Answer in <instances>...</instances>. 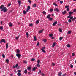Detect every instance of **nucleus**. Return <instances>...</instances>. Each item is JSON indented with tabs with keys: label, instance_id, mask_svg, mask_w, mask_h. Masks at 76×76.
<instances>
[{
	"label": "nucleus",
	"instance_id": "1",
	"mask_svg": "<svg viewBox=\"0 0 76 76\" xmlns=\"http://www.w3.org/2000/svg\"><path fill=\"white\" fill-rule=\"evenodd\" d=\"M0 9H2L1 11L3 12V13L6 12L7 10L6 9V7H4V6L3 5H1L0 6Z\"/></svg>",
	"mask_w": 76,
	"mask_h": 76
},
{
	"label": "nucleus",
	"instance_id": "2",
	"mask_svg": "<svg viewBox=\"0 0 76 76\" xmlns=\"http://www.w3.org/2000/svg\"><path fill=\"white\" fill-rule=\"evenodd\" d=\"M70 19H71L72 20V21H75V20H76V17H74L73 18V16H72L71 17V18H70Z\"/></svg>",
	"mask_w": 76,
	"mask_h": 76
},
{
	"label": "nucleus",
	"instance_id": "3",
	"mask_svg": "<svg viewBox=\"0 0 76 76\" xmlns=\"http://www.w3.org/2000/svg\"><path fill=\"white\" fill-rule=\"evenodd\" d=\"M16 56L18 58H20L21 57V54H19V53H18L16 54Z\"/></svg>",
	"mask_w": 76,
	"mask_h": 76
},
{
	"label": "nucleus",
	"instance_id": "4",
	"mask_svg": "<svg viewBox=\"0 0 76 76\" xmlns=\"http://www.w3.org/2000/svg\"><path fill=\"white\" fill-rule=\"evenodd\" d=\"M2 42H4V43H6V41L4 39H1V41H0V43H1Z\"/></svg>",
	"mask_w": 76,
	"mask_h": 76
},
{
	"label": "nucleus",
	"instance_id": "5",
	"mask_svg": "<svg viewBox=\"0 0 76 76\" xmlns=\"http://www.w3.org/2000/svg\"><path fill=\"white\" fill-rule=\"evenodd\" d=\"M9 26H10V27H12V26H13V25L12 24V22H10L8 23Z\"/></svg>",
	"mask_w": 76,
	"mask_h": 76
},
{
	"label": "nucleus",
	"instance_id": "6",
	"mask_svg": "<svg viewBox=\"0 0 76 76\" xmlns=\"http://www.w3.org/2000/svg\"><path fill=\"white\" fill-rule=\"evenodd\" d=\"M30 9H31V7H30V6H28V7L27 9L26 10V12H28V11Z\"/></svg>",
	"mask_w": 76,
	"mask_h": 76
},
{
	"label": "nucleus",
	"instance_id": "7",
	"mask_svg": "<svg viewBox=\"0 0 76 76\" xmlns=\"http://www.w3.org/2000/svg\"><path fill=\"white\" fill-rule=\"evenodd\" d=\"M54 11H56L57 12H59V10L58 8H56L54 9Z\"/></svg>",
	"mask_w": 76,
	"mask_h": 76
},
{
	"label": "nucleus",
	"instance_id": "8",
	"mask_svg": "<svg viewBox=\"0 0 76 76\" xmlns=\"http://www.w3.org/2000/svg\"><path fill=\"white\" fill-rule=\"evenodd\" d=\"M57 21H56V22H54L53 24V26H55V25H56V24H57Z\"/></svg>",
	"mask_w": 76,
	"mask_h": 76
},
{
	"label": "nucleus",
	"instance_id": "9",
	"mask_svg": "<svg viewBox=\"0 0 76 76\" xmlns=\"http://www.w3.org/2000/svg\"><path fill=\"white\" fill-rule=\"evenodd\" d=\"M50 16H51V15L50 14H48V16H47V17H46V18L47 19H49V18H50Z\"/></svg>",
	"mask_w": 76,
	"mask_h": 76
},
{
	"label": "nucleus",
	"instance_id": "10",
	"mask_svg": "<svg viewBox=\"0 0 76 76\" xmlns=\"http://www.w3.org/2000/svg\"><path fill=\"white\" fill-rule=\"evenodd\" d=\"M43 31H44V29H43L42 30L39 31V34H41V33H42V32H43Z\"/></svg>",
	"mask_w": 76,
	"mask_h": 76
},
{
	"label": "nucleus",
	"instance_id": "11",
	"mask_svg": "<svg viewBox=\"0 0 76 76\" xmlns=\"http://www.w3.org/2000/svg\"><path fill=\"white\" fill-rule=\"evenodd\" d=\"M62 13L63 15H65L66 13V10L64 11V12H62Z\"/></svg>",
	"mask_w": 76,
	"mask_h": 76
},
{
	"label": "nucleus",
	"instance_id": "12",
	"mask_svg": "<svg viewBox=\"0 0 76 76\" xmlns=\"http://www.w3.org/2000/svg\"><path fill=\"white\" fill-rule=\"evenodd\" d=\"M56 43L54 42L52 45V47H54V46H56Z\"/></svg>",
	"mask_w": 76,
	"mask_h": 76
},
{
	"label": "nucleus",
	"instance_id": "13",
	"mask_svg": "<svg viewBox=\"0 0 76 76\" xmlns=\"http://www.w3.org/2000/svg\"><path fill=\"white\" fill-rule=\"evenodd\" d=\"M19 53H20V50L19 49H17V53L19 54Z\"/></svg>",
	"mask_w": 76,
	"mask_h": 76
},
{
	"label": "nucleus",
	"instance_id": "14",
	"mask_svg": "<svg viewBox=\"0 0 76 76\" xmlns=\"http://www.w3.org/2000/svg\"><path fill=\"white\" fill-rule=\"evenodd\" d=\"M17 75L18 76H20L22 75V74L18 72L17 73Z\"/></svg>",
	"mask_w": 76,
	"mask_h": 76
},
{
	"label": "nucleus",
	"instance_id": "15",
	"mask_svg": "<svg viewBox=\"0 0 76 76\" xmlns=\"http://www.w3.org/2000/svg\"><path fill=\"white\" fill-rule=\"evenodd\" d=\"M9 48V45H8V43H7L6 44V49H7Z\"/></svg>",
	"mask_w": 76,
	"mask_h": 76
},
{
	"label": "nucleus",
	"instance_id": "16",
	"mask_svg": "<svg viewBox=\"0 0 76 76\" xmlns=\"http://www.w3.org/2000/svg\"><path fill=\"white\" fill-rule=\"evenodd\" d=\"M27 70H29V71L31 70V67H28L27 68Z\"/></svg>",
	"mask_w": 76,
	"mask_h": 76
},
{
	"label": "nucleus",
	"instance_id": "17",
	"mask_svg": "<svg viewBox=\"0 0 76 76\" xmlns=\"http://www.w3.org/2000/svg\"><path fill=\"white\" fill-rule=\"evenodd\" d=\"M66 46L68 48H70V45L69 44H67L66 45Z\"/></svg>",
	"mask_w": 76,
	"mask_h": 76
},
{
	"label": "nucleus",
	"instance_id": "18",
	"mask_svg": "<svg viewBox=\"0 0 76 76\" xmlns=\"http://www.w3.org/2000/svg\"><path fill=\"white\" fill-rule=\"evenodd\" d=\"M26 34L27 35V38H28V37H29V33H28V32H26Z\"/></svg>",
	"mask_w": 76,
	"mask_h": 76
},
{
	"label": "nucleus",
	"instance_id": "19",
	"mask_svg": "<svg viewBox=\"0 0 76 76\" xmlns=\"http://www.w3.org/2000/svg\"><path fill=\"white\" fill-rule=\"evenodd\" d=\"M72 15L69 14V15L67 16V18H70H70H71V16H72Z\"/></svg>",
	"mask_w": 76,
	"mask_h": 76
},
{
	"label": "nucleus",
	"instance_id": "20",
	"mask_svg": "<svg viewBox=\"0 0 76 76\" xmlns=\"http://www.w3.org/2000/svg\"><path fill=\"white\" fill-rule=\"evenodd\" d=\"M37 69V67H34L33 68V71H35V69Z\"/></svg>",
	"mask_w": 76,
	"mask_h": 76
},
{
	"label": "nucleus",
	"instance_id": "21",
	"mask_svg": "<svg viewBox=\"0 0 76 76\" xmlns=\"http://www.w3.org/2000/svg\"><path fill=\"white\" fill-rule=\"evenodd\" d=\"M5 62H7V63H9V59H6L5 60Z\"/></svg>",
	"mask_w": 76,
	"mask_h": 76
},
{
	"label": "nucleus",
	"instance_id": "22",
	"mask_svg": "<svg viewBox=\"0 0 76 76\" xmlns=\"http://www.w3.org/2000/svg\"><path fill=\"white\" fill-rule=\"evenodd\" d=\"M73 14V12L70 11L69 12V15H72Z\"/></svg>",
	"mask_w": 76,
	"mask_h": 76
},
{
	"label": "nucleus",
	"instance_id": "23",
	"mask_svg": "<svg viewBox=\"0 0 76 76\" xmlns=\"http://www.w3.org/2000/svg\"><path fill=\"white\" fill-rule=\"evenodd\" d=\"M59 31L60 32H62V29L60 28L59 29Z\"/></svg>",
	"mask_w": 76,
	"mask_h": 76
},
{
	"label": "nucleus",
	"instance_id": "24",
	"mask_svg": "<svg viewBox=\"0 0 76 76\" xmlns=\"http://www.w3.org/2000/svg\"><path fill=\"white\" fill-rule=\"evenodd\" d=\"M0 29H1V30H3V27L1 26L0 27Z\"/></svg>",
	"mask_w": 76,
	"mask_h": 76
},
{
	"label": "nucleus",
	"instance_id": "25",
	"mask_svg": "<svg viewBox=\"0 0 76 76\" xmlns=\"http://www.w3.org/2000/svg\"><path fill=\"white\" fill-rule=\"evenodd\" d=\"M39 23V20H37L36 22V24H38Z\"/></svg>",
	"mask_w": 76,
	"mask_h": 76
},
{
	"label": "nucleus",
	"instance_id": "26",
	"mask_svg": "<svg viewBox=\"0 0 76 76\" xmlns=\"http://www.w3.org/2000/svg\"><path fill=\"white\" fill-rule=\"evenodd\" d=\"M28 72V70H27V69H25L24 71V73H27V72Z\"/></svg>",
	"mask_w": 76,
	"mask_h": 76
},
{
	"label": "nucleus",
	"instance_id": "27",
	"mask_svg": "<svg viewBox=\"0 0 76 76\" xmlns=\"http://www.w3.org/2000/svg\"><path fill=\"white\" fill-rule=\"evenodd\" d=\"M34 39L35 41H37V37L35 36H34Z\"/></svg>",
	"mask_w": 76,
	"mask_h": 76
},
{
	"label": "nucleus",
	"instance_id": "28",
	"mask_svg": "<svg viewBox=\"0 0 76 76\" xmlns=\"http://www.w3.org/2000/svg\"><path fill=\"white\" fill-rule=\"evenodd\" d=\"M49 20H50V21H51L53 20V18H50L49 19Z\"/></svg>",
	"mask_w": 76,
	"mask_h": 76
},
{
	"label": "nucleus",
	"instance_id": "29",
	"mask_svg": "<svg viewBox=\"0 0 76 76\" xmlns=\"http://www.w3.org/2000/svg\"><path fill=\"white\" fill-rule=\"evenodd\" d=\"M19 37H20V36H18V37H17L15 38V39H17V40H18V39H19Z\"/></svg>",
	"mask_w": 76,
	"mask_h": 76
},
{
	"label": "nucleus",
	"instance_id": "30",
	"mask_svg": "<svg viewBox=\"0 0 76 76\" xmlns=\"http://www.w3.org/2000/svg\"><path fill=\"white\" fill-rule=\"evenodd\" d=\"M62 75V73L60 72L58 74V76H61V75Z\"/></svg>",
	"mask_w": 76,
	"mask_h": 76
},
{
	"label": "nucleus",
	"instance_id": "31",
	"mask_svg": "<svg viewBox=\"0 0 76 76\" xmlns=\"http://www.w3.org/2000/svg\"><path fill=\"white\" fill-rule=\"evenodd\" d=\"M42 13L44 15H46V12L45 11H43L42 12Z\"/></svg>",
	"mask_w": 76,
	"mask_h": 76
},
{
	"label": "nucleus",
	"instance_id": "32",
	"mask_svg": "<svg viewBox=\"0 0 76 76\" xmlns=\"http://www.w3.org/2000/svg\"><path fill=\"white\" fill-rule=\"evenodd\" d=\"M37 6V5L36 4H34V5H33V7H36Z\"/></svg>",
	"mask_w": 76,
	"mask_h": 76
},
{
	"label": "nucleus",
	"instance_id": "33",
	"mask_svg": "<svg viewBox=\"0 0 76 76\" xmlns=\"http://www.w3.org/2000/svg\"><path fill=\"white\" fill-rule=\"evenodd\" d=\"M63 39V37H60L59 38V40H60V41H61Z\"/></svg>",
	"mask_w": 76,
	"mask_h": 76
},
{
	"label": "nucleus",
	"instance_id": "34",
	"mask_svg": "<svg viewBox=\"0 0 76 76\" xmlns=\"http://www.w3.org/2000/svg\"><path fill=\"white\" fill-rule=\"evenodd\" d=\"M18 65H19V64L18 63H17L16 64V65L15 66V67L16 68L18 67Z\"/></svg>",
	"mask_w": 76,
	"mask_h": 76
},
{
	"label": "nucleus",
	"instance_id": "35",
	"mask_svg": "<svg viewBox=\"0 0 76 76\" xmlns=\"http://www.w3.org/2000/svg\"><path fill=\"white\" fill-rule=\"evenodd\" d=\"M41 50H42V52H43V53H45V51L44 50H43V49H41Z\"/></svg>",
	"mask_w": 76,
	"mask_h": 76
},
{
	"label": "nucleus",
	"instance_id": "36",
	"mask_svg": "<svg viewBox=\"0 0 76 76\" xmlns=\"http://www.w3.org/2000/svg\"><path fill=\"white\" fill-rule=\"evenodd\" d=\"M37 46H39V42H38L37 44L36 45Z\"/></svg>",
	"mask_w": 76,
	"mask_h": 76
},
{
	"label": "nucleus",
	"instance_id": "37",
	"mask_svg": "<svg viewBox=\"0 0 76 76\" xmlns=\"http://www.w3.org/2000/svg\"><path fill=\"white\" fill-rule=\"evenodd\" d=\"M37 67H39V66H40V65H39V64H37Z\"/></svg>",
	"mask_w": 76,
	"mask_h": 76
},
{
	"label": "nucleus",
	"instance_id": "38",
	"mask_svg": "<svg viewBox=\"0 0 76 76\" xmlns=\"http://www.w3.org/2000/svg\"><path fill=\"white\" fill-rule=\"evenodd\" d=\"M69 5H68V6H65V8H68L69 7Z\"/></svg>",
	"mask_w": 76,
	"mask_h": 76
},
{
	"label": "nucleus",
	"instance_id": "39",
	"mask_svg": "<svg viewBox=\"0 0 76 76\" xmlns=\"http://www.w3.org/2000/svg\"><path fill=\"white\" fill-rule=\"evenodd\" d=\"M68 22H69V23H70L71 22H72V20H70V19H69V20H68Z\"/></svg>",
	"mask_w": 76,
	"mask_h": 76
},
{
	"label": "nucleus",
	"instance_id": "40",
	"mask_svg": "<svg viewBox=\"0 0 76 76\" xmlns=\"http://www.w3.org/2000/svg\"><path fill=\"white\" fill-rule=\"evenodd\" d=\"M53 5H54L56 6H57V4H56L55 3H53Z\"/></svg>",
	"mask_w": 76,
	"mask_h": 76
},
{
	"label": "nucleus",
	"instance_id": "41",
	"mask_svg": "<svg viewBox=\"0 0 76 76\" xmlns=\"http://www.w3.org/2000/svg\"><path fill=\"white\" fill-rule=\"evenodd\" d=\"M66 10V11L69 12V11H70V10L69 9V8H67Z\"/></svg>",
	"mask_w": 76,
	"mask_h": 76
},
{
	"label": "nucleus",
	"instance_id": "42",
	"mask_svg": "<svg viewBox=\"0 0 76 76\" xmlns=\"http://www.w3.org/2000/svg\"><path fill=\"white\" fill-rule=\"evenodd\" d=\"M18 3H21V1H20L18 0Z\"/></svg>",
	"mask_w": 76,
	"mask_h": 76
},
{
	"label": "nucleus",
	"instance_id": "43",
	"mask_svg": "<svg viewBox=\"0 0 76 76\" xmlns=\"http://www.w3.org/2000/svg\"><path fill=\"white\" fill-rule=\"evenodd\" d=\"M33 25V24L32 23L30 24L29 25V26H32Z\"/></svg>",
	"mask_w": 76,
	"mask_h": 76
},
{
	"label": "nucleus",
	"instance_id": "44",
	"mask_svg": "<svg viewBox=\"0 0 76 76\" xmlns=\"http://www.w3.org/2000/svg\"><path fill=\"white\" fill-rule=\"evenodd\" d=\"M23 14H24V15L26 14V11L25 10L23 11Z\"/></svg>",
	"mask_w": 76,
	"mask_h": 76
},
{
	"label": "nucleus",
	"instance_id": "45",
	"mask_svg": "<svg viewBox=\"0 0 76 76\" xmlns=\"http://www.w3.org/2000/svg\"><path fill=\"white\" fill-rule=\"evenodd\" d=\"M49 36L50 37H53V35L52 34H49Z\"/></svg>",
	"mask_w": 76,
	"mask_h": 76
},
{
	"label": "nucleus",
	"instance_id": "46",
	"mask_svg": "<svg viewBox=\"0 0 76 76\" xmlns=\"http://www.w3.org/2000/svg\"><path fill=\"white\" fill-rule=\"evenodd\" d=\"M2 57L3 58H5V56L4 54H2Z\"/></svg>",
	"mask_w": 76,
	"mask_h": 76
},
{
	"label": "nucleus",
	"instance_id": "47",
	"mask_svg": "<svg viewBox=\"0 0 76 76\" xmlns=\"http://www.w3.org/2000/svg\"><path fill=\"white\" fill-rule=\"evenodd\" d=\"M43 41L45 42H47V40H46V39H44L43 40Z\"/></svg>",
	"mask_w": 76,
	"mask_h": 76
},
{
	"label": "nucleus",
	"instance_id": "48",
	"mask_svg": "<svg viewBox=\"0 0 76 76\" xmlns=\"http://www.w3.org/2000/svg\"><path fill=\"white\" fill-rule=\"evenodd\" d=\"M50 12H53V9H50Z\"/></svg>",
	"mask_w": 76,
	"mask_h": 76
},
{
	"label": "nucleus",
	"instance_id": "49",
	"mask_svg": "<svg viewBox=\"0 0 76 76\" xmlns=\"http://www.w3.org/2000/svg\"><path fill=\"white\" fill-rule=\"evenodd\" d=\"M71 32V31H69L68 32V34H70Z\"/></svg>",
	"mask_w": 76,
	"mask_h": 76
},
{
	"label": "nucleus",
	"instance_id": "50",
	"mask_svg": "<svg viewBox=\"0 0 76 76\" xmlns=\"http://www.w3.org/2000/svg\"><path fill=\"white\" fill-rule=\"evenodd\" d=\"M52 66H55V64L54 63H52Z\"/></svg>",
	"mask_w": 76,
	"mask_h": 76
},
{
	"label": "nucleus",
	"instance_id": "51",
	"mask_svg": "<svg viewBox=\"0 0 76 76\" xmlns=\"http://www.w3.org/2000/svg\"><path fill=\"white\" fill-rule=\"evenodd\" d=\"M45 47H43L41 49V50H45Z\"/></svg>",
	"mask_w": 76,
	"mask_h": 76
},
{
	"label": "nucleus",
	"instance_id": "52",
	"mask_svg": "<svg viewBox=\"0 0 76 76\" xmlns=\"http://www.w3.org/2000/svg\"><path fill=\"white\" fill-rule=\"evenodd\" d=\"M23 63H26V64L27 63V62H26V61H23Z\"/></svg>",
	"mask_w": 76,
	"mask_h": 76
},
{
	"label": "nucleus",
	"instance_id": "53",
	"mask_svg": "<svg viewBox=\"0 0 76 76\" xmlns=\"http://www.w3.org/2000/svg\"><path fill=\"white\" fill-rule=\"evenodd\" d=\"M60 3H61V4H62V3H63V1H60Z\"/></svg>",
	"mask_w": 76,
	"mask_h": 76
},
{
	"label": "nucleus",
	"instance_id": "54",
	"mask_svg": "<svg viewBox=\"0 0 76 76\" xmlns=\"http://www.w3.org/2000/svg\"><path fill=\"white\" fill-rule=\"evenodd\" d=\"M37 63L38 64H39V63H40V61L38 60L37 61Z\"/></svg>",
	"mask_w": 76,
	"mask_h": 76
},
{
	"label": "nucleus",
	"instance_id": "55",
	"mask_svg": "<svg viewBox=\"0 0 76 76\" xmlns=\"http://www.w3.org/2000/svg\"><path fill=\"white\" fill-rule=\"evenodd\" d=\"M71 68H73V65H71L70 66Z\"/></svg>",
	"mask_w": 76,
	"mask_h": 76
},
{
	"label": "nucleus",
	"instance_id": "56",
	"mask_svg": "<svg viewBox=\"0 0 76 76\" xmlns=\"http://www.w3.org/2000/svg\"><path fill=\"white\" fill-rule=\"evenodd\" d=\"M31 60L32 61H35V59L34 58H32L31 59Z\"/></svg>",
	"mask_w": 76,
	"mask_h": 76
},
{
	"label": "nucleus",
	"instance_id": "57",
	"mask_svg": "<svg viewBox=\"0 0 76 76\" xmlns=\"http://www.w3.org/2000/svg\"><path fill=\"white\" fill-rule=\"evenodd\" d=\"M10 5H11V4H9L8 5V6L9 7V6H10Z\"/></svg>",
	"mask_w": 76,
	"mask_h": 76
},
{
	"label": "nucleus",
	"instance_id": "58",
	"mask_svg": "<svg viewBox=\"0 0 76 76\" xmlns=\"http://www.w3.org/2000/svg\"><path fill=\"white\" fill-rule=\"evenodd\" d=\"M28 2H29V3H30L31 4V1L28 0Z\"/></svg>",
	"mask_w": 76,
	"mask_h": 76
},
{
	"label": "nucleus",
	"instance_id": "59",
	"mask_svg": "<svg viewBox=\"0 0 76 76\" xmlns=\"http://www.w3.org/2000/svg\"><path fill=\"white\" fill-rule=\"evenodd\" d=\"M72 56H75V54H74V53H72Z\"/></svg>",
	"mask_w": 76,
	"mask_h": 76
},
{
	"label": "nucleus",
	"instance_id": "60",
	"mask_svg": "<svg viewBox=\"0 0 76 76\" xmlns=\"http://www.w3.org/2000/svg\"><path fill=\"white\" fill-rule=\"evenodd\" d=\"M76 10L75 9L73 10V12H76Z\"/></svg>",
	"mask_w": 76,
	"mask_h": 76
},
{
	"label": "nucleus",
	"instance_id": "61",
	"mask_svg": "<svg viewBox=\"0 0 76 76\" xmlns=\"http://www.w3.org/2000/svg\"><path fill=\"white\" fill-rule=\"evenodd\" d=\"M0 23H1V24H3V21H1Z\"/></svg>",
	"mask_w": 76,
	"mask_h": 76
},
{
	"label": "nucleus",
	"instance_id": "62",
	"mask_svg": "<svg viewBox=\"0 0 76 76\" xmlns=\"http://www.w3.org/2000/svg\"><path fill=\"white\" fill-rule=\"evenodd\" d=\"M18 72H21V70H19L18 71Z\"/></svg>",
	"mask_w": 76,
	"mask_h": 76
},
{
	"label": "nucleus",
	"instance_id": "63",
	"mask_svg": "<svg viewBox=\"0 0 76 76\" xmlns=\"http://www.w3.org/2000/svg\"><path fill=\"white\" fill-rule=\"evenodd\" d=\"M13 74H10V76H13Z\"/></svg>",
	"mask_w": 76,
	"mask_h": 76
},
{
	"label": "nucleus",
	"instance_id": "64",
	"mask_svg": "<svg viewBox=\"0 0 76 76\" xmlns=\"http://www.w3.org/2000/svg\"><path fill=\"white\" fill-rule=\"evenodd\" d=\"M74 75H76V72H74Z\"/></svg>",
	"mask_w": 76,
	"mask_h": 76
}]
</instances>
